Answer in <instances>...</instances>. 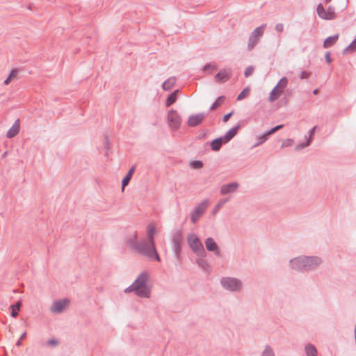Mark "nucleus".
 Masks as SVG:
<instances>
[{
  "label": "nucleus",
  "mask_w": 356,
  "mask_h": 356,
  "mask_svg": "<svg viewBox=\"0 0 356 356\" xmlns=\"http://www.w3.org/2000/svg\"><path fill=\"white\" fill-rule=\"evenodd\" d=\"M293 144V140L288 138L286 139L282 145V147H290Z\"/></svg>",
  "instance_id": "a19ab883"
},
{
  "label": "nucleus",
  "mask_w": 356,
  "mask_h": 356,
  "mask_svg": "<svg viewBox=\"0 0 356 356\" xmlns=\"http://www.w3.org/2000/svg\"><path fill=\"white\" fill-rule=\"evenodd\" d=\"M155 231H156L155 227L154 226L149 225L148 230H147V236H148L149 242L152 244L154 243V234L155 233Z\"/></svg>",
  "instance_id": "2f4dec72"
},
{
  "label": "nucleus",
  "mask_w": 356,
  "mask_h": 356,
  "mask_svg": "<svg viewBox=\"0 0 356 356\" xmlns=\"http://www.w3.org/2000/svg\"><path fill=\"white\" fill-rule=\"evenodd\" d=\"M22 307V301L18 300L15 304L10 305V309H12L11 316L14 318H16L18 316V312L20 310Z\"/></svg>",
  "instance_id": "cd10ccee"
},
{
  "label": "nucleus",
  "mask_w": 356,
  "mask_h": 356,
  "mask_svg": "<svg viewBox=\"0 0 356 356\" xmlns=\"http://www.w3.org/2000/svg\"><path fill=\"white\" fill-rule=\"evenodd\" d=\"M283 127H284L283 124L277 125V126L273 127L272 129H270V130L266 131L264 134H262L261 136H258L257 137V142L256 144L254 145L253 147L259 146L261 144H263L264 142H266L268 140L269 136L273 134L278 130L281 129Z\"/></svg>",
  "instance_id": "9d476101"
},
{
  "label": "nucleus",
  "mask_w": 356,
  "mask_h": 356,
  "mask_svg": "<svg viewBox=\"0 0 356 356\" xmlns=\"http://www.w3.org/2000/svg\"><path fill=\"white\" fill-rule=\"evenodd\" d=\"M225 97L223 95L218 97L215 101V102L211 106L210 110H216L225 101Z\"/></svg>",
  "instance_id": "c756f323"
},
{
  "label": "nucleus",
  "mask_w": 356,
  "mask_h": 356,
  "mask_svg": "<svg viewBox=\"0 0 356 356\" xmlns=\"http://www.w3.org/2000/svg\"><path fill=\"white\" fill-rule=\"evenodd\" d=\"M176 79L175 77H170L166 81H165L162 85V88L163 90L168 91L170 90L173 86L175 84Z\"/></svg>",
  "instance_id": "393cba45"
},
{
  "label": "nucleus",
  "mask_w": 356,
  "mask_h": 356,
  "mask_svg": "<svg viewBox=\"0 0 356 356\" xmlns=\"http://www.w3.org/2000/svg\"><path fill=\"white\" fill-rule=\"evenodd\" d=\"M204 257H201L196 259L197 265L201 268L204 271H209V265L206 260L204 259Z\"/></svg>",
  "instance_id": "c85d7f7f"
},
{
  "label": "nucleus",
  "mask_w": 356,
  "mask_h": 356,
  "mask_svg": "<svg viewBox=\"0 0 356 356\" xmlns=\"http://www.w3.org/2000/svg\"><path fill=\"white\" fill-rule=\"evenodd\" d=\"M188 244L191 250L200 257H206L207 252L204 250V245L198 236L194 233L188 234L187 236Z\"/></svg>",
  "instance_id": "7ed1b4c3"
},
{
  "label": "nucleus",
  "mask_w": 356,
  "mask_h": 356,
  "mask_svg": "<svg viewBox=\"0 0 356 356\" xmlns=\"http://www.w3.org/2000/svg\"><path fill=\"white\" fill-rule=\"evenodd\" d=\"M134 170H135V167L134 166H132L129 172H127V174L126 175V176L123 178L122 181V189L123 190L124 188L128 185V184L129 183L131 177H132V175L134 172Z\"/></svg>",
  "instance_id": "4be33fe9"
},
{
  "label": "nucleus",
  "mask_w": 356,
  "mask_h": 356,
  "mask_svg": "<svg viewBox=\"0 0 356 356\" xmlns=\"http://www.w3.org/2000/svg\"><path fill=\"white\" fill-rule=\"evenodd\" d=\"M305 351L307 356H318L317 349L313 344L307 343L305 346Z\"/></svg>",
  "instance_id": "5701e85b"
},
{
  "label": "nucleus",
  "mask_w": 356,
  "mask_h": 356,
  "mask_svg": "<svg viewBox=\"0 0 356 356\" xmlns=\"http://www.w3.org/2000/svg\"><path fill=\"white\" fill-rule=\"evenodd\" d=\"M304 259H305V256H301L291 259L290 261L291 268L298 271H306V264Z\"/></svg>",
  "instance_id": "ddd939ff"
},
{
  "label": "nucleus",
  "mask_w": 356,
  "mask_h": 356,
  "mask_svg": "<svg viewBox=\"0 0 356 356\" xmlns=\"http://www.w3.org/2000/svg\"><path fill=\"white\" fill-rule=\"evenodd\" d=\"M168 120L173 129H177L181 123V119L177 111L171 109L168 113Z\"/></svg>",
  "instance_id": "1a4fd4ad"
},
{
  "label": "nucleus",
  "mask_w": 356,
  "mask_h": 356,
  "mask_svg": "<svg viewBox=\"0 0 356 356\" xmlns=\"http://www.w3.org/2000/svg\"><path fill=\"white\" fill-rule=\"evenodd\" d=\"M305 259H304V260H305L306 271L314 270L322 262L321 259L316 256H312V257L305 256Z\"/></svg>",
  "instance_id": "9b49d317"
},
{
  "label": "nucleus",
  "mask_w": 356,
  "mask_h": 356,
  "mask_svg": "<svg viewBox=\"0 0 356 356\" xmlns=\"http://www.w3.org/2000/svg\"><path fill=\"white\" fill-rule=\"evenodd\" d=\"M225 143L226 142L224 140L222 136L217 138L211 142V149L214 152L219 151L222 145Z\"/></svg>",
  "instance_id": "aec40b11"
},
{
  "label": "nucleus",
  "mask_w": 356,
  "mask_h": 356,
  "mask_svg": "<svg viewBox=\"0 0 356 356\" xmlns=\"http://www.w3.org/2000/svg\"><path fill=\"white\" fill-rule=\"evenodd\" d=\"M241 125L238 124L232 129H230L225 136H222L224 140L227 143L229 142L238 133L240 129Z\"/></svg>",
  "instance_id": "a211bd4d"
},
{
  "label": "nucleus",
  "mask_w": 356,
  "mask_h": 356,
  "mask_svg": "<svg viewBox=\"0 0 356 356\" xmlns=\"http://www.w3.org/2000/svg\"><path fill=\"white\" fill-rule=\"evenodd\" d=\"M261 356H275L273 348L270 346H266L261 353Z\"/></svg>",
  "instance_id": "c9c22d12"
},
{
  "label": "nucleus",
  "mask_w": 356,
  "mask_h": 356,
  "mask_svg": "<svg viewBox=\"0 0 356 356\" xmlns=\"http://www.w3.org/2000/svg\"><path fill=\"white\" fill-rule=\"evenodd\" d=\"M178 92H179V90H175L170 95H168V97L166 99V102H165V106L167 107L170 106L172 104H173L176 102Z\"/></svg>",
  "instance_id": "bb28decb"
},
{
  "label": "nucleus",
  "mask_w": 356,
  "mask_h": 356,
  "mask_svg": "<svg viewBox=\"0 0 356 356\" xmlns=\"http://www.w3.org/2000/svg\"><path fill=\"white\" fill-rule=\"evenodd\" d=\"M184 243L183 232L180 229L175 230L172 237V250L177 260L181 259L182 244Z\"/></svg>",
  "instance_id": "20e7f679"
},
{
  "label": "nucleus",
  "mask_w": 356,
  "mask_h": 356,
  "mask_svg": "<svg viewBox=\"0 0 356 356\" xmlns=\"http://www.w3.org/2000/svg\"><path fill=\"white\" fill-rule=\"evenodd\" d=\"M190 165L194 169H200L203 167V162L201 161H193L191 162Z\"/></svg>",
  "instance_id": "e433bc0d"
},
{
  "label": "nucleus",
  "mask_w": 356,
  "mask_h": 356,
  "mask_svg": "<svg viewBox=\"0 0 356 356\" xmlns=\"http://www.w3.org/2000/svg\"><path fill=\"white\" fill-rule=\"evenodd\" d=\"M254 68L253 66L250 65V66H248L245 70V72H244V76L245 77H249L250 76H251L253 72H254Z\"/></svg>",
  "instance_id": "58836bf2"
},
{
  "label": "nucleus",
  "mask_w": 356,
  "mask_h": 356,
  "mask_svg": "<svg viewBox=\"0 0 356 356\" xmlns=\"http://www.w3.org/2000/svg\"><path fill=\"white\" fill-rule=\"evenodd\" d=\"M209 206V201L207 200H203L198 205H197L191 215V220L193 223H196L199 218L204 214L206 209Z\"/></svg>",
  "instance_id": "6e6552de"
},
{
  "label": "nucleus",
  "mask_w": 356,
  "mask_h": 356,
  "mask_svg": "<svg viewBox=\"0 0 356 356\" xmlns=\"http://www.w3.org/2000/svg\"><path fill=\"white\" fill-rule=\"evenodd\" d=\"M310 74L311 73L309 72L302 71L300 73V77L301 79H306L309 77Z\"/></svg>",
  "instance_id": "79ce46f5"
},
{
  "label": "nucleus",
  "mask_w": 356,
  "mask_h": 356,
  "mask_svg": "<svg viewBox=\"0 0 356 356\" xmlns=\"http://www.w3.org/2000/svg\"><path fill=\"white\" fill-rule=\"evenodd\" d=\"M316 12L319 17L325 20L334 19L337 16L333 6H330L327 10H325L322 3H319L317 6Z\"/></svg>",
  "instance_id": "0eeeda50"
},
{
  "label": "nucleus",
  "mask_w": 356,
  "mask_h": 356,
  "mask_svg": "<svg viewBox=\"0 0 356 356\" xmlns=\"http://www.w3.org/2000/svg\"><path fill=\"white\" fill-rule=\"evenodd\" d=\"M26 332H24V333L22 334V336H21V337H20L19 339H21L22 340V339H24V338L26 337Z\"/></svg>",
  "instance_id": "603ef678"
},
{
  "label": "nucleus",
  "mask_w": 356,
  "mask_h": 356,
  "mask_svg": "<svg viewBox=\"0 0 356 356\" xmlns=\"http://www.w3.org/2000/svg\"><path fill=\"white\" fill-rule=\"evenodd\" d=\"M229 198H225L220 200L214 208L213 213L217 212L227 201Z\"/></svg>",
  "instance_id": "4c0bfd02"
},
{
  "label": "nucleus",
  "mask_w": 356,
  "mask_h": 356,
  "mask_svg": "<svg viewBox=\"0 0 356 356\" xmlns=\"http://www.w3.org/2000/svg\"><path fill=\"white\" fill-rule=\"evenodd\" d=\"M356 49V39H355L348 47L343 50V54L348 52H353Z\"/></svg>",
  "instance_id": "72a5a7b5"
},
{
  "label": "nucleus",
  "mask_w": 356,
  "mask_h": 356,
  "mask_svg": "<svg viewBox=\"0 0 356 356\" xmlns=\"http://www.w3.org/2000/svg\"><path fill=\"white\" fill-rule=\"evenodd\" d=\"M316 127H314L312 129L309 130V139L305 142V143H302L301 144H299L298 145H297L296 147V149H302L305 147H307L310 145L311 143V141H312V138L313 136V135L314 134V131H315V129H316Z\"/></svg>",
  "instance_id": "b1692460"
},
{
  "label": "nucleus",
  "mask_w": 356,
  "mask_h": 356,
  "mask_svg": "<svg viewBox=\"0 0 356 356\" xmlns=\"http://www.w3.org/2000/svg\"><path fill=\"white\" fill-rule=\"evenodd\" d=\"M47 344L51 346H56L58 344V340L55 339H51L47 341Z\"/></svg>",
  "instance_id": "c03bdc74"
},
{
  "label": "nucleus",
  "mask_w": 356,
  "mask_h": 356,
  "mask_svg": "<svg viewBox=\"0 0 356 356\" xmlns=\"http://www.w3.org/2000/svg\"><path fill=\"white\" fill-rule=\"evenodd\" d=\"M149 278V275L147 271L142 272L136 280L124 289V292H134L140 298H149L151 296V289L147 286Z\"/></svg>",
  "instance_id": "f257e3e1"
},
{
  "label": "nucleus",
  "mask_w": 356,
  "mask_h": 356,
  "mask_svg": "<svg viewBox=\"0 0 356 356\" xmlns=\"http://www.w3.org/2000/svg\"><path fill=\"white\" fill-rule=\"evenodd\" d=\"M230 78L229 74L225 70H221L214 76V80L216 83H220L227 81Z\"/></svg>",
  "instance_id": "6ab92c4d"
},
{
  "label": "nucleus",
  "mask_w": 356,
  "mask_h": 356,
  "mask_svg": "<svg viewBox=\"0 0 356 356\" xmlns=\"http://www.w3.org/2000/svg\"><path fill=\"white\" fill-rule=\"evenodd\" d=\"M220 284L225 289L231 291H237L241 289V282L234 277H222Z\"/></svg>",
  "instance_id": "423d86ee"
},
{
  "label": "nucleus",
  "mask_w": 356,
  "mask_h": 356,
  "mask_svg": "<svg viewBox=\"0 0 356 356\" xmlns=\"http://www.w3.org/2000/svg\"><path fill=\"white\" fill-rule=\"evenodd\" d=\"M287 84L288 79L286 77L284 76L279 81V82L276 85V87L280 88L283 92L284 88L286 87Z\"/></svg>",
  "instance_id": "7c9ffc66"
},
{
  "label": "nucleus",
  "mask_w": 356,
  "mask_h": 356,
  "mask_svg": "<svg viewBox=\"0 0 356 356\" xmlns=\"http://www.w3.org/2000/svg\"><path fill=\"white\" fill-rule=\"evenodd\" d=\"M266 26V24H261L260 26L257 27L250 34L248 38L247 49L248 51L252 50L254 47L259 42L260 38L262 37L264 33V29Z\"/></svg>",
  "instance_id": "39448f33"
},
{
  "label": "nucleus",
  "mask_w": 356,
  "mask_h": 356,
  "mask_svg": "<svg viewBox=\"0 0 356 356\" xmlns=\"http://www.w3.org/2000/svg\"><path fill=\"white\" fill-rule=\"evenodd\" d=\"M250 92V88L248 87L244 88L237 96L236 99L238 101H241L245 98Z\"/></svg>",
  "instance_id": "f704fd0d"
},
{
  "label": "nucleus",
  "mask_w": 356,
  "mask_h": 356,
  "mask_svg": "<svg viewBox=\"0 0 356 356\" xmlns=\"http://www.w3.org/2000/svg\"><path fill=\"white\" fill-rule=\"evenodd\" d=\"M238 186L239 184L237 182H232L227 184H223L220 188V193L222 195L229 193H233L236 191Z\"/></svg>",
  "instance_id": "dca6fc26"
},
{
  "label": "nucleus",
  "mask_w": 356,
  "mask_h": 356,
  "mask_svg": "<svg viewBox=\"0 0 356 356\" xmlns=\"http://www.w3.org/2000/svg\"><path fill=\"white\" fill-rule=\"evenodd\" d=\"M204 243L208 251L213 252L217 257L220 255V249L213 238L209 237L206 238Z\"/></svg>",
  "instance_id": "2eb2a0df"
},
{
  "label": "nucleus",
  "mask_w": 356,
  "mask_h": 356,
  "mask_svg": "<svg viewBox=\"0 0 356 356\" xmlns=\"http://www.w3.org/2000/svg\"><path fill=\"white\" fill-rule=\"evenodd\" d=\"M204 118L205 114L203 113H197L195 115H191L189 116L188 119L187 124L190 127H196L201 124Z\"/></svg>",
  "instance_id": "4468645a"
},
{
  "label": "nucleus",
  "mask_w": 356,
  "mask_h": 356,
  "mask_svg": "<svg viewBox=\"0 0 356 356\" xmlns=\"http://www.w3.org/2000/svg\"><path fill=\"white\" fill-rule=\"evenodd\" d=\"M275 31L278 33H282L284 30V26L282 23L277 24L275 26Z\"/></svg>",
  "instance_id": "49530a36"
},
{
  "label": "nucleus",
  "mask_w": 356,
  "mask_h": 356,
  "mask_svg": "<svg viewBox=\"0 0 356 356\" xmlns=\"http://www.w3.org/2000/svg\"><path fill=\"white\" fill-rule=\"evenodd\" d=\"M11 81H12V79H10L9 76H8V78L4 81V84L5 85H8L10 83Z\"/></svg>",
  "instance_id": "8fccbe9b"
},
{
  "label": "nucleus",
  "mask_w": 356,
  "mask_h": 356,
  "mask_svg": "<svg viewBox=\"0 0 356 356\" xmlns=\"http://www.w3.org/2000/svg\"><path fill=\"white\" fill-rule=\"evenodd\" d=\"M138 234L137 232H134V237L131 238L128 240V243L134 249L136 248L137 245H138L139 242L137 241Z\"/></svg>",
  "instance_id": "473e14b6"
},
{
  "label": "nucleus",
  "mask_w": 356,
  "mask_h": 356,
  "mask_svg": "<svg viewBox=\"0 0 356 356\" xmlns=\"http://www.w3.org/2000/svg\"><path fill=\"white\" fill-rule=\"evenodd\" d=\"M216 65L215 64L207 63L204 66L202 70H203V72H206V71H207V70H209L210 69L211 70H214V69H216Z\"/></svg>",
  "instance_id": "ea45409f"
},
{
  "label": "nucleus",
  "mask_w": 356,
  "mask_h": 356,
  "mask_svg": "<svg viewBox=\"0 0 356 356\" xmlns=\"http://www.w3.org/2000/svg\"><path fill=\"white\" fill-rule=\"evenodd\" d=\"M233 114H234L233 111L227 114H225L222 118V121L224 122H227L229 120V118L232 116Z\"/></svg>",
  "instance_id": "a18cd8bd"
},
{
  "label": "nucleus",
  "mask_w": 356,
  "mask_h": 356,
  "mask_svg": "<svg viewBox=\"0 0 356 356\" xmlns=\"http://www.w3.org/2000/svg\"><path fill=\"white\" fill-rule=\"evenodd\" d=\"M17 74H18V70L14 69V70H11L8 76L10 77V79H11L13 80V79L17 77Z\"/></svg>",
  "instance_id": "37998d69"
},
{
  "label": "nucleus",
  "mask_w": 356,
  "mask_h": 356,
  "mask_svg": "<svg viewBox=\"0 0 356 356\" xmlns=\"http://www.w3.org/2000/svg\"><path fill=\"white\" fill-rule=\"evenodd\" d=\"M22 345V339H19L16 343V346H20Z\"/></svg>",
  "instance_id": "3c124183"
},
{
  "label": "nucleus",
  "mask_w": 356,
  "mask_h": 356,
  "mask_svg": "<svg viewBox=\"0 0 356 356\" xmlns=\"http://www.w3.org/2000/svg\"><path fill=\"white\" fill-rule=\"evenodd\" d=\"M20 130V122L19 119L15 120L13 126L8 129L6 133V137L8 138H12L18 134Z\"/></svg>",
  "instance_id": "f3484780"
},
{
  "label": "nucleus",
  "mask_w": 356,
  "mask_h": 356,
  "mask_svg": "<svg viewBox=\"0 0 356 356\" xmlns=\"http://www.w3.org/2000/svg\"><path fill=\"white\" fill-rule=\"evenodd\" d=\"M69 304L70 300L67 298L54 301L51 307V312L55 314L61 313Z\"/></svg>",
  "instance_id": "f8f14e48"
},
{
  "label": "nucleus",
  "mask_w": 356,
  "mask_h": 356,
  "mask_svg": "<svg viewBox=\"0 0 356 356\" xmlns=\"http://www.w3.org/2000/svg\"><path fill=\"white\" fill-rule=\"evenodd\" d=\"M325 59L327 63H330L332 62V58L330 56V52L327 51L325 54Z\"/></svg>",
  "instance_id": "09e8293b"
},
{
  "label": "nucleus",
  "mask_w": 356,
  "mask_h": 356,
  "mask_svg": "<svg viewBox=\"0 0 356 356\" xmlns=\"http://www.w3.org/2000/svg\"><path fill=\"white\" fill-rule=\"evenodd\" d=\"M283 92L278 88L277 87H275L270 92L269 101L274 102L278 99V97L282 95Z\"/></svg>",
  "instance_id": "a878e982"
},
{
  "label": "nucleus",
  "mask_w": 356,
  "mask_h": 356,
  "mask_svg": "<svg viewBox=\"0 0 356 356\" xmlns=\"http://www.w3.org/2000/svg\"><path fill=\"white\" fill-rule=\"evenodd\" d=\"M141 255L145 256L149 259H154L160 261V257L156 251L155 244L147 243L146 241H140L135 249Z\"/></svg>",
  "instance_id": "f03ea898"
},
{
  "label": "nucleus",
  "mask_w": 356,
  "mask_h": 356,
  "mask_svg": "<svg viewBox=\"0 0 356 356\" xmlns=\"http://www.w3.org/2000/svg\"><path fill=\"white\" fill-rule=\"evenodd\" d=\"M313 93L314 95H317L318 93V89H315L314 91H313Z\"/></svg>",
  "instance_id": "864d4df0"
},
{
  "label": "nucleus",
  "mask_w": 356,
  "mask_h": 356,
  "mask_svg": "<svg viewBox=\"0 0 356 356\" xmlns=\"http://www.w3.org/2000/svg\"><path fill=\"white\" fill-rule=\"evenodd\" d=\"M104 147L107 150L110 149V143L108 136H104Z\"/></svg>",
  "instance_id": "de8ad7c7"
},
{
  "label": "nucleus",
  "mask_w": 356,
  "mask_h": 356,
  "mask_svg": "<svg viewBox=\"0 0 356 356\" xmlns=\"http://www.w3.org/2000/svg\"><path fill=\"white\" fill-rule=\"evenodd\" d=\"M339 37V35L338 33L335 34V35H334L332 36L327 37L324 40L323 44V47L324 48H330V47H331L338 40Z\"/></svg>",
  "instance_id": "412c9836"
},
{
  "label": "nucleus",
  "mask_w": 356,
  "mask_h": 356,
  "mask_svg": "<svg viewBox=\"0 0 356 356\" xmlns=\"http://www.w3.org/2000/svg\"><path fill=\"white\" fill-rule=\"evenodd\" d=\"M331 1H332V0H325V3H330Z\"/></svg>",
  "instance_id": "5fc2aeb1"
}]
</instances>
